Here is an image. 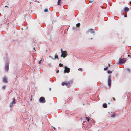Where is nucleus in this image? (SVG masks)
Segmentation results:
<instances>
[{
	"label": "nucleus",
	"instance_id": "obj_1",
	"mask_svg": "<svg viewBox=\"0 0 131 131\" xmlns=\"http://www.w3.org/2000/svg\"><path fill=\"white\" fill-rule=\"evenodd\" d=\"M72 83V81L70 80L66 82H62V86L66 85L69 88L71 86Z\"/></svg>",
	"mask_w": 131,
	"mask_h": 131
},
{
	"label": "nucleus",
	"instance_id": "obj_2",
	"mask_svg": "<svg viewBox=\"0 0 131 131\" xmlns=\"http://www.w3.org/2000/svg\"><path fill=\"white\" fill-rule=\"evenodd\" d=\"M61 51L62 53L61 56L63 57V58H65L67 56V52L66 51H62V49H61Z\"/></svg>",
	"mask_w": 131,
	"mask_h": 131
},
{
	"label": "nucleus",
	"instance_id": "obj_3",
	"mask_svg": "<svg viewBox=\"0 0 131 131\" xmlns=\"http://www.w3.org/2000/svg\"><path fill=\"white\" fill-rule=\"evenodd\" d=\"M64 68L65 69L64 70V72L65 73H69L70 72V69L67 66H65Z\"/></svg>",
	"mask_w": 131,
	"mask_h": 131
},
{
	"label": "nucleus",
	"instance_id": "obj_4",
	"mask_svg": "<svg viewBox=\"0 0 131 131\" xmlns=\"http://www.w3.org/2000/svg\"><path fill=\"white\" fill-rule=\"evenodd\" d=\"M126 58H124L122 59H120L119 62L120 64H122L125 62L126 60Z\"/></svg>",
	"mask_w": 131,
	"mask_h": 131
},
{
	"label": "nucleus",
	"instance_id": "obj_5",
	"mask_svg": "<svg viewBox=\"0 0 131 131\" xmlns=\"http://www.w3.org/2000/svg\"><path fill=\"white\" fill-rule=\"evenodd\" d=\"M3 82L5 83H8L7 77L5 76L3 78Z\"/></svg>",
	"mask_w": 131,
	"mask_h": 131
},
{
	"label": "nucleus",
	"instance_id": "obj_6",
	"mask_svg": "<svg viewBox=\"0 0 131 131\" xmlns=\"http://www.w3.org/2000/svg\"><path fill=\"white\" fill-rule=\"evenodd\" d=\"M39 101L41 103H44L45 102V98L43 97H42L40 98Z\"/></svg>",
	"mask_w": 131,
	"mask_h": 131
},
{
	"label": "nucleus",
	"instance_id": "obj_7",
	"mask_svg": "<svg viewBox=\"0 0 131 131\" xmlns=\"http://www.w3.org/2000/svg\"><path fill=\"white\" fill-rule=\"evenodd\" d=\"M111 77L109 76V78L108 79V85L109 87H110L111 86Z\"/></svg>",
	"mask_w": 131,
	"mask_h": 131
},
{
	"label": "nucleus",
	"instance_id": "obj_8",
	"mask_svg": "<svg viewBox=\"0 0 131 131\" xmlns=\"http://www.w3.org/2000/svg\"><path fill=\"white\" fill-rule=\"evenodd\" d=\"M12 100H13L12 102L10 104V106L12 107V106L13 104H15L16 103L15 102V98H13L12 99Z\"/></svg>",
	"mask_w": 131,
	"mask_h": 131
},
{
	"label": "nucleus",
	"instance_id": "obj_9",
	"mask_svg": "<svg viewBox=\"0 0 131 131\" xmlns=\"http://www.w3.org/2000/svg\"><path fill=\"white\" fill-rule=\"evenodd\" d=\"M9 64L8 63H7L6 64L5 66V70L8 71L9 70Z\"/></svg>",
	"mask_w": 131,
	"mask_h": 131
},
{
	"label": "nucleus",
	"instance_id": "obj_10",
	"mask_svg": "<svg viewBox=\"0 0 131 131\" xmlns=\"http://www.w3.org/2000/svg\"><path fill=\"white\" fill-rule=\"evenodd\" d=\"M93 29H89L87 31L88 32H90L91 33H94V32L93 30Z\"/></svg>",
	"mask_w": 131,
	"mask_h": 131
},
{
	"label": "nucleus",
	"instance_id": "obj_11",
	"mask_svg": "<svg viewBox=\"0 0 131 131\" xmlns=\"http://www.w3.org/2000/svg\"><path fill=\"white\" fill-rule=\"evenodd\" d=\"M124 10L125 12H128L129 10V8L127 7H126L124 8Z\"/></svg>",
	"mask_w": 131,
	"mask_h": 131
},
{
	"label": "nucleus",
	"instance_id": "obj_12",
	"mask_svg": "<svg viewBox=\"0 0 131 131\" xmlns=\"http://www.w3.org/2000/svg\"><path fill=\"white\" fill-rule=\"evenodd\" d=\"M103 107L104 108H106L107 107V104L106 103H104L103 105Z\"/></svg>",
	"mask_w": 131,
	"mask_h": 131
},
{
	"label": "nucleus",
	"instance_id": "obj_13",
	"mask_svg": "<svg viewBox=\"0 0 131 131\" xmlns=\"http://www.w3.org/2000/svg\"><path fill=\"white\" fill-rule=\"evenodd\" d=\"M61 0H58V1L57 3H58V5H60L61 4V2L60 1Z\"/></svg>",
	"mask_w": 131,
	"mask_h": 131
},
{
	"label": "nucleus",
	"instance_id": "obj_14",
	"mask_svg": "<svg viewBox=\"0 0 131 131\" xmlns=\"http://www.w3.org/2000/svg\"><path fill=\"white\" fill-rule=\"evenodd\" d=\"M115 116V113H113L112 115L111 116V117H114Z\"/></svg>",
	"mask_w": 131,
	"mask_h": 131
},
{
	"label": "nucleus",
	"instance_id": "obj_15",
	"mask_svg": "<svg viewBox=\"0 0 131 131\" xmlns=\"http://www.w3.org/2000/svg\"><path fill=\"white\" fill-rule=\"evenodd\" d=\"M80 23H78L76 24V26L78 27H79L80 26Z\"/></svg>",
	"mask_w": 131,
	"mask_h": 131
},
{
	"label": "nucleus",
	"instance_id": "obj_16",
	"mask_svg": "<svg viewBox=\"0 0 131 131\" xmlns=\"http://www.w3.org/2000/svg\"><path fill=\"white\" fill-rule=\"evenodd\" d=\"M108 67H106L105 68H104V70H106L108 69Z\"/></svg>",
	"mask_w": 131,
	"mask_h": 131
},
{
	"label": "nucleus",
	"instance_id": "obj_17",
	"mask_svg": "<svg viewBox=\"0 0 131 131\" xmlns=\"http://www.w3.org/2000/svg\"><path fill=\"white\" fill-rule=\"evenodd\" d=\"M86 119L88 121H89V118L86 117Z\"/></svg>",
	"mask_w": 131,
	"mask_h": 131
},
{
	"label": "nucleus",
	"instance_id": "obj_18",
	"mask_svg": "<svg viewBox=\"0 0 131 131\" xmlns=\"http://www.w3.org/2000/svg\"><path fill=\"white\" fill-rule=\"evenodd\" d=\"M107 72L109 74L111 73H112V72L110 70L108 71Z\"/></svg>",
	"mask_w": 131,
	"mask_h": 131
},
{
	"label": "nucleus",
	"instance_id": "obj_19",
	"mask_svg": "<svg viewBox=\"0 0 131 131\" xmlns=\"http://www.w3.org/2000/svg\"><path fill=\"white\" fill-rule=\"evenodd\" d=\"M5 88H6V86L5 85H4L2 87V89L4 90L5 89Z\"/></svg>",
	"mask_w": 131,
	"mask_h": 131
},
{
	"label": "nucleus",
	"instance_id": "obj_20",
	"mask_svg": "<svg viewBox=\"0 0 131 131\" xmlns=\"http://www.w3.org/2000/svg\"><path fill=\"white\" fill-rule=\"evenodd\" d=\"M59 66L60 67H62L63 66V64H62L61 63H60L59 64Z\"/></svg>",
	"mask_w": 131,
	"mask_h": 131
},
{
	"label": "nucleus",
	"instance_id": "obj_21",
	"mask_svg": "<svg viewBox=\"0 0 131 131\" xmlns=\"http://www.w3.org/2000/svg\"><path fill=\"white\" fill-rule=\"evenodd\" d=\"M55 58L56 59L58 58V56L57 55H56L55 56Z\"/></svg>",
	"mask_w": 131,
	"mask_h": 131
},
{
	"label": "nucleus",
	"instance_id": "obj_22",
	"mask_svg": "<svg viewBox=\"0 0 131 131\" xmlns=\"http://www.w3.org/2000/svg\"><path fill=\"white\" fill-rule=\"evenodd\" d=\"M127 70L129 72H130V69L129 68H127Z\"/></svg>",
	"mask_w": 131,
	"mask_h": 131
},
{
	"label": "nucleus",
	"instance_id": "obj_23",
	"mask_svg": "<svg viewBox=\"0 0 131 131\" xmlns=\"http://www.w3.org/2000/svg\"><path fill=\"white\" fill-rule=\"evenodd\" d=\"M48 11V9H46L44 10V11L45 12H47Z\"/></svg>",
	"mask_w": 131,
	"mask_h": 131
},
{
	"label": "nucleus",
	"instance_id": "obj_24",
	"mask_svg": "<svg viewBox=\"0 0 131 131\" xmlns=\"http://www.w3.org/2000/svg\"><path fill=\"white\" fill-rule=\"evenodd\" d=\"M78 70L79 71L80 70L82 71V69L81 68H79L78 69Z\"/></svg>",
	"mask_w": 131,
	"mask_h": 131
},
{
	"label": "nucleus",
	"instance_id": "obj_25",
	"mask_svg": "<svg viewBox=\"0 0 131 131\" xmlns=\"http://www.w3.org/2000/svg\"><path fill=\"white\" fill-rule=\"evenodd\" d=\"M41 61H42L41 60H40V61H39V64H40L41 63Z\"/></svg>",
	"mask_w": 131,
	"mask_h": 131
},
{
	"label": "nucleus",
	"instance_id": "obj_26",
	"mask_svg": "<svg viewBox=\"0 0 131 131\" xmlns=\"http://www.w3.org/2000/svg\"><path fill=\"white\" fill-rule=\"evenodd\" d=\"M59 72V70H57L56 71V73H58Z\"/></svg>",
	"mask_w": 131,
	"mask_h": 131
},
{
	"label": "nucleus",
	"instance_id": "obj_27",
	"mask_svg": "<svg viewBox=\"0 0 131 131\" xmlns=\"http://www.w3.org/2000/svg\"><path fill=\"white\" fill-rule=\"evenodd\" d=\"M113 100L114 101H115L116 100H115V99L113 97Z\"/></svg>",
	"mask_w": 131,
	"mask_h": 131
},
{
	"label": "nucleus",
	"instance_id": "obj_28",
	"mask_svg": "<svg viewBox=\"0 0 131 131\" xmlns=\"http://www.w3.org/2000/svg\"><path fill=\"white\" fill-rule=\"evenodd\" d=\"M93 1H94V0H93V1H89V2H90V3H91V2H93Z\"/></svg>",
	"mask_w": 131,
	"mask_h": 131
},
{
	"label": "nucleus",
	"instance_id": "obj_29",
	"mask_svg": "<svg viewBox=\"0 0 131 131\" xmlns=\"http://www.w3.org/2000/svg\"><path fill=\"white\" fill-rule=\"evenodd\" d=\"M124 17H127V15H124Z\"/></svg>",
	"mask_w": 131,
	"mask_h": 131
},
{
	"label": "nucleus",
	"instance_id": "obj_30",
	"mask_svg": "<svg viewBox=\"0 0 131 131\" xmlns=\"http://www.w3.org/2000/svg\"><path fill=\"white\" fill-rule=\"evenodd\" d=\"M53 128L54 129V130H56V128H55V127H53Z\"/></svg>",
	"mask_w": 131,
	"mask_h": 131
},
{
	"label": "nucleus",
	"instance_id": "obj_31",
	"mask_svg": "<svg viewBox=\"0 0 131 131\" xmlns=\"http://www.w3.org/2000/svg\"><path fill=\"white\" fill-rule=\"evenodd\" d=\"M49 90H51V88H49Z\"/></svg>",
	"mask_w": 131,
	"mask_h": 131
},
{
	"label": "nucleus",
	"instance_id": "obj_32",
	"mask_svg": "<svg viewBox=\"0 0 131 131\" xmlns=\"http://www.w3.org/2000/svg\"><path fill=\"white\" fill-rule=\"evenodd\" d=\"M7 6H7V5H6V6H5V7H7Z\"/></svg>",
	"mask_w": 131,
	"mask_h": 131
},
{
	"label": "nucleus",
	"instance_id": "obj_33",
	"mask_svg": "<svg viewBox=\"0 0 131 131\" xmlns=\"http://www.w3.org/2000/svg\"><path fill=\"white\" fill-rule=\"evenodd\" d=\"M32 98H31V99H30V100H31V101H32Z\"/></svg>",
	"mask_w": 131,
	"mask_h": 131
},
{
	"label": "nucleus",
	"instance_id": "obj_34",
	"mask_svg": "<svg viewBox=\"0 0 131 131\" xmlns=\"http://www.w3.org/2000/svg\"><path fill=\"white\" fill-rule=\"evenodd\" d=\"M128 57H129V56H130V55H128Z\"/></svg>",
	"mask_w": 131,
	"mask_h": 131
},
{
	"label": "nucleus",
	"instance_id": "obj_35",
	"mask_svg": "<svg viewBox=\"0 0 131 131\" xmlns=\"http://www.w3.org/2000/svg\"><path fill=\"white\" fill-rule=\"evenodd\" d=\"M92 39V38H91L90 39Z\"/></svg>",
	"mask_w": 131,
	"mask_h": 131
},
{
	"label": "nucleus",
	"instance_id": "obj_36",
	"mask_svg": "<svg viewBox=\"0 0 131 131\" xmlns=\"http://www.w3.org/2000/svg\"><path fill=\"white\" fill-rule=\"evenodd\" d=\"M34 49H35V48H34Z\"/></svg>",
	"mask_w": 131,
	"mask_h": 131
},
{
	"label": "nucleus",
	"instance_id": "obj_37",
	"mask_svg": "<svg viewBox=\"0 0 131 131\" xmlns=\"http://www.w3.org/2000/svg\"><path fill=\"white\" fill-rule=\"evenodd\" d=\"M31 97H32V96H31Z\"/></svg>",
	"mask_w": 131,
	"mask_h": 131
}]
</instances>
